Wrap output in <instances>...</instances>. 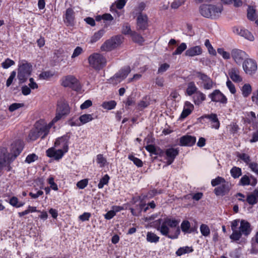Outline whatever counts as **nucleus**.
<instances>
[{
  "label": "nucleus",
  "instance_id": "1",
  "mask_svg": "<svg viewBox=\"0 0 258 258\" xmlns=\"http://www.w3.org/2000/svg\"><path fill=\"white\" fill-rule=\"evenodd\" d=\"M231 228L232 233L230 236V238L239 244L245 243L246 239L242 237V235L247 236L249 235L251 231L250 224L245 220L236 219L231 222Z\"/></svg>",
  "mask_w": 258,
  "mask_h": 258
},
{
  "label": "nucleus",
  "instance_id": "2",
  "mask_svg": "<svg viewBox=\"0 0 258 258\" xmlns=\"http://www.w3.org/2000/svg\"><path fill=\"white\" fill-rule=\"evenodd\" d=\"M24 147V142L20 140H17L11 145V152L8 153L7 149L4 147L0 148V167H6L8 171L11 170L10 163L22 152Z\"/></svg>",
  "mask_w": 258,
  "mask_h": 258
},
{
  "label": "nucleus",
  "instance_id": "3",
  "mask_svg": "<svg viewBox=\"0 0 258 258\" xmlns=\"http://www.w3.org/2000/svg\"><path fill=\"white\" fill-rule=\"evenodd\" d=\"M179 221L171 218H166L157 228L162 235L172 239L178 238L180 230L179 227Z\"/></svg>",
  "mask_w": 258,
  "mask_h": 258
},
{
  "label": "nucleus",
  "instance_id": "4",
  "mask_svg": "<svg viewBox=\"0 0 258 258\" xmlns=\"http://www.w3.org/2000/svg\"><path fill=\"white\" fill-rule=\"evenodd\" d=\"M223 7L221 5L218 6L212 4H203L199 8L201 15L205 18L216 19L220 17Z\"/></svg>",
  "mask_w": 258,
  "mask_h": 258
},
{
  "label": "nucleus",
  "instance_id": "5",
  "mask_svg": "<svg viewBox=\"0 0 258 258\" xmlns=\"http://www.w3.org/2000/svg\"><path fill=\"white\" fill-rule=\"evenodd\" d=\"M211 184L213 186H217L214 190L217 196H224L228 194L231 188V183L220 176L212 179Z\"/></svg>",
  "mask_w": 258,
  "mask_h": 258
},
{
  "label": "nucleus",
  "instance_id": "6",
  "mask_svg": "<svg viewBox=\"0 0 258 258\" xmlns=\"http://www.w3.org/2000/svg\"><path fill=\"white\" fill-rule=\"evenodd\" d=\"M88 62L91 67L100 70L106 64V58L101 54L94 53L88 57Z\"/></svg>",
  "mask_w": 258,
  "mask_h": 258
},
{
  "label": "nucleus",
  "instance_id": "7",
  "mask_svg": "<svg viewBox=\"0 0 258 258\" xmlns=\"http://www.w3.org/2000/svg\"><path fill=\"white\" fill-rule=\"evenodd\" d=\"M123 38L121 35H117L114 37H112L103 44L101 47V50L109 51L115 49L121 44Z\"/></svg>",
  "mask_w": 258,
  "mask_h": 258
},
{
  "label": "nucleus",
  "instance_id": "8",
  "mask_svg": "<svg viewBox=\"0 0 258 258\" xmlns=\"http://www.w3.org/2000/svg\"><path fill=\"white\" fill-rule=\"evenodd\" d=\"M31 72V66L26 61H22L19 65L18 78L21 83L25 82Z\"/></svg>",
  "mask_w": 258,
  "mask_h": 258
},
{
  "label": "nucleus",
  "instance_id": "9",
  "mask_svg": "<svg viewBox=\"0 0 258 258\" xmlns=\"http://www.w3.org/2000/svg\"><path fill=\"white\" fill-rule=\"evenodd\" d=\"M61 85L64 87H69L73 90L79 91L81 89V85L78 79L74 76L69 75L61 79Z\"/></svg>",
  "mask_w": 258,
  "mask_h": 258
},
{
  "label": "nucleus",
  "instance_id": "10",
  "mask_svg": "<svg viewBox=\"0 0 258 258\" xmlns=\"http://www.w3.org/2000/svg\"><path fill=\"white\" fill-rule=\"evenodd\" d=\"M70 113V107L68 103L61 101L58 103L56 113L55 117L52 120V123L57 122L61 118L66 116Z\"/></svg>",
  "mask_w": 258,
  "mask_h": 258
},
{
  "label": "nucleus",
  "instance_id": "11",
  "mask_svg": "<svg viewBox=\"0 0 258 258\" xmlns=\"http://www.w3.org/2000/svg\"><path fill=\"white\" fill-rule=\"evenodd\" d=\"M194 75L201 81L200 84L204 89L210 90L213 88L214 82L208 75L201 72H195Z\"/></svg>",
  "mask_w": 258,
  "mask_h": 258
},
{
  "label": "nucleus",
  "instance_id": "12",
  "mask_svg": "<svg viewBox=\"0 0 258 258\" xmlns=\"http://www.w3.org/2000/svg\"><path fill=\"white\" fill-rule=\"evenodd\" d=\"M70 136L68 135L57 138L54 143V147L59 148L63 152L67 153L69 150Z\"/></svg>",
  "mask_w": 258,
  "mask_h": 258
},
{
  "label": "nucleus",
  "instance_id": "13",
  "mask_svg": "<svg viewBox=\"0 0 258 258\" xmlns=\"http://www.w3.org/2000/svg\"><path fill=\"white\" fill-rule=\"evenodd\" d=\"M208 96L213 102H219L223 104H226L227 103L226 97L219 90H215L212 93L209 94Z\"/></svg>",
  "mask_w": 258,
  "mask_h": 258
},
{
  "label": "nucleus",
  "instance_id": "14",
  "mask_svg": "<svg viewBox=\"0 0 258 258\" xmlns=\"http://www.w3.org/2000/svg\"><path fill=\"white\" fill-rule=\"evenodd\" d=\"M233 32L249 41H253L254 40V37L252 33L247 29L243 28L240 27H234L233 28Z\"/></svg>",
  "mask_w": 258,
  "mask_h": 258
},
{
  "label": "nucleus",
  "instance_id": "15",
  "mask_svg": "<svg viewBox=\"0 0 258 258\" xmlns=\"http://www.w3.org/2000/svg\"><path fill=\"white\" fill-rule=\"evenodd\" d=\"M243 68L246 74H252L257 69L256 62L252 59H246L243 63Z\"/></svg>",
  "mask_w": 258,
  "mask_h": 258
},
{
  "label": "nucleus",
  "instance_id": "16",
  "mask_svg": "<svg viewBox=\"0 0 258 258\" xmlns=\"http://www.w3.org/2000/svg\"><path fill=\"white\" fill-rule=\"evenodd\" d=\"M231 56L236 63L241 64L246 58L247 54L241 50L234 49L231 51Z\"/></svg>",
  "mask_w": 258,
  "mask_h": 258
},
{
  "label": "nucleus",
  "instance_id": "17",
  "mask_svg": "<svg viewBox=\"0 0 258 258\" xmlns=\"http://www.w3.org/2000/svg\"><path fill=\"white\" fill-rule=\"evenodd\" d=\"M64 23L68 26H73L75 24V12L72 8L66 10L63 16Z\"/></svg>",
  "mask_w": 258,
  "mask_h": 258
},
{
  "label": "nucleus",
  "instance_id": "18",
  "mask_svg": "<svg viewBox=\"0 0 258 258\" xmlns=\"http://www.w3.org/2000/svg\"><path fill=\"white\" fill-rule=\"evenodd\" d=\"M46 155L50 158H53L56 160H59L61 159L66 153L63 152L62 149L56 150L54 147H51L47 150Z\"/></svg>",
  "mask_w": 258,
  "mask_h": 258
},
{
  "label": "nucleus",
  "instance_id": "19",
  "mask_svg": "<svg viewBox=\"0 0 258 258\" xmlns=\"http://www.w3.org/2000/svg\"><path fill=\"white\" fill-rule=\"evenodd\" d=\"M178 154V150L176 149L169 148L166 150L165 155L166 159L167 160V165L171 164L176 156Z\"/></svg>",
  "mask_w": 258,
  "mask_h": 258
},
{
  "label": "nucleus",
  "instance_id": "20",
  "mask_svg": "<svg viewBox=\"0 0 258 258\" xmlns=\"http://www.w3.org/2000/svg\"><path fill=\"white\" fill-rule=\"evenodd\" d=\"M53 123L51 122L48 125H39L38 123L36 124V128L39 132V137H41V139H44L48 134L49 130Z\"/></svg>",
  "mask_w": 258,
  "mask_h": 258
},
{
  "label": "nucleus",
  "instance_id": "21",
  "mask_svg": "<svg viewBox=\"0 0 258 258\" xmlns=\"http://www.w3.org/2000/svg\"><path fill=\"white\" fill-rule=\"evenodd\" d=\"M228 75L230 79L235 83H239L242 81V78L240 76L239 70L236 68H232L228 71Z\"/></svg>",
  "mask_w": 258,
  "mask_h": 258
},
{
  "label": "nucleus",
  "instance_id": "22",
  "mask_svg": "<svg viewBox=\"0 0 258 258\" xmlns=\"http://www.w3.org/2000/svg\"><path fill=\"white\" fill-rule=\"evenodd\" d=\"M196 138L189 135H185L180 138V145L191 146L195 144Z\"/></svg>",
  "mask_w": 258,
  "mask_h": 258
},
{
  "label": "nucleus",
  "instance_id": "23",
  "mask_svg": "<svg viewBox=\"0 0 258 258\" xmlns=\"http://www.w3.org/2000/svg\"><path fill=\"white\" fill-rule=\"evenodd\" d=\"M239 182L243 186L248 185L255 186L257 183V180L252 175L249 177L246 175H244L241 178Z\"/></svg>",
  "mask_w": 258,
  "mask_h": 258
},
{
  "label": "nucleus",
  "instance_id": "24",
  "mask_svg": "<svg viewBox=\"0 0 258 258\" xmlns=\"http://www.w3.org/2000/svg\"><path fill=\"white\" fill-rule=\"evenodd\" d=\"M147 16L140 13L137 18V27L141 30L145 29L147 27Z\"/></svg>",
  "mask_w": 258,
  "mask_h": 258
},
{
  "label": "nucleus",
  "instance_id": "25",
  "mask_svg": "<svg viewBox=\"0 0 258 258\" xmlns=\"http://www.w3.org/2000/svg\"><path fill=\"white\" fill-rule=\"evenodd\" d=\"M203 50L200 46H196L189 48L185 52V55L189 57H194L201 55Z\"/></svg>",
  "mask_w": 258,
  "mask_h": 258
},
{
  "label": "nucleus",
  "instance_id": "26",
  "mask_svg": "<svg viewBox=\"0 0 258 258\" xmlns=\"http://www.w3.org/2000/svg\"><path fill=\"white\" fill-rule=\"evenodd\" d=\"M194 109V106L189 101L184 103L183 111L180 115V117L184 118L189 115Z\"/></svg>",
  "mask_w": 258,
  "mask_h": 258
},
{
  "label": "nucleus",
  "instance_id": "27",
  "mask_svg": "<svg viewBox=\"0 0 258 258\" xmlns=\"http://www.w3.org/2000/svg\"><path fill=\"white\" fill-rule=\"evenodd\" d=\"M203 118H207L210 119L213 123L212 127L216 129H218L220 126V122L217 117V114L211 113L210 114H205L202 116Z\"/></svg>",
  "mask_w": 258,
  "mask_h": 258
},
{
  "label": "nucleus",
  "instance_id": "28",
  "mask_svg": "<svg viewBox=\"0 0 258 258\" xmlns=\"http://www.w3.org/2000/svg\"><path fill=\"white\" fill-rule=\"evenodd\" d=\"M193 101L196 105L199 106L206 99V96L205 94L200 91H198L194 95Z\"/></svg>",
  "mask_w": 258,
  "mask_h": 258
},
{
  "label": "nucleus",
  "instance_id": "29",
  "mask_svg": "<svg viewBox=\"0 0 258 258\" xmlns=\"http://www.w3.org/2000/svg\"><path fill=\"white\" fill-rule=\"evenodd\" d=\"M198 88L194 82H190L187 84L186 93L188 96H191L198 91Z\"/></svg>",
  "mask_w": 258,
  "mask_h": 258
},
{
  "label": "nucleus",
  "instance_id": "30",
  "mask_svg": "<svg viewBox=\"0 0 258 258\" xmlns=\"http://www.w3.org/2000/svg\"><path fill=\"white\" fill-rule=\"evenodd\" d=\"M105 33V31L103 29L99 30L95 32L94 35L91 37L89 43L93 44L98 40H99Z\"/></svg>",
  "mask_w": 258,
  "mask_h": 258
},
{
  "label": "nucleus",
  "instance_id": "31",
  "mask_svg": "<svg viewBox=\"0 0 258 258\" xmlns=\"http://www.w3.org/2000/svg\"><path fill=\"white\" fill-rule=\"evenodd\" d=\"M252 248L251 252L252 253L256 254L258 253V231L256 233L255 236L252 238L251 240Z\"/></svg>",
  "mask_w": 258,
  "mask_h": 258
},
{
  "label": "nucleus",
  "instance_id": "32",
  "mask_svg": "<svg viewBox=\"0 0 258 258\" xmlns=\"http://www.w3.org/2000/svg\"><path fill=\"white\" fill-rule=\"evenodd\" d=\"M181 230L184 233H191L194 231L192 228H190V224L189 221L184 220L181 224Z\"/></svg>",
  "mask_w": 258,
  "mask_h": 258
},
{
  "label": "nucleus",
  "instance_id": "33",
  "mask_svg": "<svg viewBox=\"0 0 258 258\" xmlns=\"http://www.w3.org/2000/svg\"><path fill=\"white\" fill-rule=\"evenodd\" d=\"M194 249L192 247L184 246L180 247L176 252V254L178 256H181L184 254L192 252Z\"/></svg>",
  "mask_w": 258,
  "mask_h": 258
},
{
  "label": "nucleus",
  "instance_id": "34",
  "mask_svg": "<svg viewBox=\"0 0 258 258\" xmlns=\"http://www.w3.org/2000/svg\"><path fill=\"white\" fill-rule=\"evenodd\" d=\"M247 18L250 21H254L257 17L255 9L252 6H248L247 9Z\"/></svg>",
  "mask_w": 258,
  "mask_h": 258
},
{
  "label": "nucleus",
  "instance_id": "35",
  "mask_svg": "<svg viewBox=\"0 0 258 258\" xmlns=\"http://www.w3.org/2000/svg\"><path fill=\"white\" fill-rule=\"evenodd\" d=\"M159 237L155 233L148 232L147 234V240L151 243H157L159 241Z\"/></svg>",
  "mask_w": 258,
  "mask_h": 258
},
{
  "label": "nucleus",
  "instance_id": "36",
  "mask_svg": "<svg viewBox=\"0 0 258 258\" xmlns=\"http://www.w3.org/2000/svg\"><path fill=\"white\" fill-rule=\"evenodd\" d=\"M131 69L129 67H126L120 70L118 73L116 74L120 77V78L122 80V81L124 79L128 74L130 73Z\"/></svg>",
  "mask_w": 258,
  "mask_h": 258
},
{
  "label": "nucleus",
  "instance_id": "37",
  "mask_svg": "<svg viewBox=\"0 0 258 258\" xmlns=\"http://www.w3.org/2000/svg\"><path fill=\"white\" fill-rule=\"evenodd\" d=\"M94 119L93 114H85L79 117V120L82 124H85L91 121Z\"/></svg>",
  "mask_w": 258,
  "mask_h": 258
},
{
  "label": "nucleus",
  "instance_id": "38",
  "mask_svg": "<svg viewBox=\"0 0 258 258\" xmlns=\"http://www.w3.org/2000/svg\"><path fill=\"white\" fill-rule=\"evenodd\" d=\"M230 173L233 178H238L242 174L241 169L237 167H233L230 170Z\"/></svg>",
  "mask_w": 258,
  "mask_h": 258
},
{
  "label": "nucleus",
  "instance_id": "39",
  "mask_svg": "<svg viewBox=\"0 0 258 258\" xmlns=\"http://www.w3.org/2000/svg\"><path fill=\"white\" fill-rule=\"evenodd\" d=\"M241 91L243 96L247 97L251 92V87L249 84H246L242 87Z\"/></svg>",
  "mask_w": 258,
  "mask_h": 258
},
{
  "label": "nucleus",
  "instance_id": "40",
  "mask_svg": "<svg viewBox=\"0 0 258 258\" xmlns=\"http://www.w3.org/2000/svg\"><path fill=\"white\" fill-rule=\"evenodd\" d=\"M96 162L99 164L100 167H103L107 163V160L102 154H98L97 155Z\"/></svg>",
  "mask_w": 258,
  "mask_h": 258
},
{
  "label": "nucleus",
  "instance_id": "41",
  "mask_svg": "<svg viewBox=\"0 0 258 258\" xmlns=\"http://www.w3.org/2000/svg\"><path fill=\"white\" fill-rule=\"evenodd\" d=\"M187 48L186 43H181L176 48L175 51L172 53L173 55L181 54Z\"/></svg>",
  "mask_w": 258,
  "mask_h": 258
},
{
  "label": "nucleus",
  "instance_id": "42",
  "mask_svg": "<svg viewBox=\"0 0 258 258\" xmlns=\"http://www.w3.org/2000/svg\"><path fill=\"white\" fill-rule=\"evenodd\" d=\"M109 176L108 174H105L102 178L100 179L99 183L98 184L99 188H102L104 185H107L109 182Z\"/></svg>",
  "mask_w": 258,
  "mask_h": 258
},
{
  "label": "nucleus",
  "instance_id": "43",
  "mask_svg": "<svg viewBox=\"0 0 258 258\" xmlns=\"http://www.w3.org/2000/svg\"><path fill=\"white\" fill-rule=\"evenodd\" d=\"M116 105V103L115 101H110L108 102H104L102 106L104 108L107 110H111L114 108Z\"/></svg>",
  "mask_w": 258,
  "mask_h": 258
},
{
  "label": "nucleus",
  "instance_id": "44",
  "mask_svg": "<svg viewBox=\"0 0 258 258\" xmlns=\"http://www.w3.org/2000/svg\"><path fill=\"white\" fill-rule=\"evenodd\" d=\"M131 36L132 37L133 41L137 43L142 44L144 41V38L136 32H134L132 33Z\"/></svg>",
  "mask_w": 258,
  "mask_h": 258
},
{
  "label": "nucleus",
  "instance_id": "45",
  "mask_svg": "<svg viewBox=\"0 0 258 258\" xmlns=\"http://www.w3.org/2000/svg\"><path fill=\"white\" fill-rule=\"evenodd\" d=\"M200 231L202 234L204 236H208L210 235V230L209 227L206 224H202L201 225Z\"/></svg>",
  "mask_w": 258,
  "mask_h": 258
},
{
  "label": "nucleus",
  "instance_id": "46",
  "mask_svg": "<svg viewBox=\"0 0 258 258\" xmlns=\"http://www.w3.org/2000/svg\"><path fill=\"white\" fill-rule=\"evenodd\" d=\"M128 158L132 161L138 167H142L143 166L142 161L139 158L135 157L133 155H129L128 156Z\"/></svg>",
  "mask_w": 258,
  "mask_h": 258
},
{
  "label": "nucleus",
  "instance_id": "47",
  "mask_svg": "<svg viewBox=\"0 0 258 258\" xmlns=\"http://www.w3.org/2000/svg\"><path fill=\"white\" fill-rule=\"evenodd\" d=\"M28 137L30 140L32 141L36 140L37 138L40 137L39 136V132L37 131L36 127L31 130Z\"/></svg>",
  "mask_w": 258,
  "mask_h": 258
},
{
  "label": "nucleus",
  "instance_id": "48",
  "mask_svg": "<svg viewBox=\"0 0 258 258\" xmlns=\"http://www.w3.org/2000/svg\"><path fill=\"white\" fill-rule=\"evenodd\" d=\"M15 61L10 58H7L2 63V67L5 69H7L10 67L15 64Z\"/></svg>",
  "mask_w": 258,
  "mask_h": 258
},
{
  "label": "nucleus",
  "instance_id": "49",
  "mask_svg": "<svg viewBox=\"0 0 258 258\" xmlns=\"http://www.w3.org/2000/svg\"><path fill=\"white\" fill-rule=\"evenodd\" d=\"M238 157L243 160L247 165H249V163H250L251 162H250V159L249 156L248 155L245 154V153H242L239 154L238 155Z\"/></svg>",
  "mask_w": 258,
  "mask_h": 258
},
{
  "label": "nucleus",
  "instance_id": "50",
  "mask_svg": "<svg viewBox=\"0 0 258 258\" xmlns=\"http://www.w3.org/2000/svg\"><path fill=\"white\" fill-rule=\"evenodd\" d=\"M246 201L249 205H253L257 203V200L255 196L251 194L247 196Z\"/></svg>",
  "mask_w": 258,
  "mask_h": 258
},
{
  "label": "nucleus",
  "instance_id": "51",
  "mask_svg": "<svg viewBox=\"0 0 258 258\" xmlns=\"http://www.w3.org/2000/svg\"><path fill=\"white\" fill-rule=\"evenodd\" d=\"M226 4H233L236 7H238L242 5L241 0H223Z\"/></svg>",
  "mask_w": 258,
  "mask_h": 258
},
{
  "label": "nucleus",
  "instance_id": "52",
  "mask_svg": "<svg viewBox=\"0 0 258 258\" xmlns=\"http://www.w3.org/2000/svg\"><path fill=\"white\" fill-rule=\"evenodd\" d=\"M109 81L110 83H111L113 85H116L122 81V80L120 78L117 74H115L113 77L109 79Z\"/></svg>",
  "mask_w": 258,
  "mask_h": 258
},
{
  "label": "nucleus",
  "instance_id": "53",
  "mask_svg": "<svg viewBox=\"0 0 258 258\" xmlns=\"http://www.w3.org/2000/svg\"><path fill=\"white\" fill-rule=\"evenodd\" d=\"M38 159V156L35 154L28 155L25 160V162L28 163H31Z\"/></svg>",
  "mask_w": 258,
  "mask_h": 258
},
{
  "label": "nucleus",
  "instance_id": "54",
  "mask_svg": "<svg viewBox=\"0 0 258 258\" xmlns=\"http://www.w3.org/2000/svg\"><path fill=\"white\" fill-rule=\"evenodd\" d=\"M122 33L125 35H132L133 32L131 31L130 26L128 24H125L122 26Z\"/></svg>",
  "mask_w": 258,
  "mask_h": 258
},
{
  "label": "nucleus",
  "instance_id": "55",
  "mask_svg": "<svg viewBox=\"0 0 258 258\" xmlns=\"http://www.w3.org/2000/svg\"><path fill=\"white\" fill-rule=\"evenodd\" d=\"M226 86L232 94H234L236 93V90L234 85L229 79L226 82Z\"/></svg>",
  "mask_w": 258,
  "mask_h": 258
},
{
  "label": "nucleus",
  "instance_id": "56",
  "mask_svg": "<svg viewBox=\"0 0 258 258\" xmlns=\"http://www.w3.org/2000/svg\"><path fill=\"white\" fill-rule=\"evenodd\" d=\"M169 64L167 63L161 64L159 68H158V73L162 74L164 73L169 68Z\"/></svg>",
  "mask_w": 258,
  "mask_h": 258
},
{
  "label": "nucleus",
  "instance_id": "57",
  "mask_svg": "<svg viewBox=\"0 0 258 258\" xmlns=\"http://www.w3.org/2000/svg\"><path fill=\"white\" fill-rule=\"evenodd\" d=\"M184 3V0H174L171 4V7L172 9H176L181 6Z\"/></svg>",
  "mask_w": 258,
  "mask_h": 258
},
{
  "label": "nucleus",
  "instance_id": "58",
  "mask_svg": "<svg viewBox=\"0 0 258 258\" xmlns=\"http://www.w3.org/2000/svg\"><path fill=\"white\" fill-rule=\"evenodd\" d=\"M83 52V50L82 48L80 46H77L74 50L73 54L71 56L72 58H74L78 56L81 54H82Z\"/></svg>",
  "mask_w": 258,
  "mask_h": 258
},
{
  "label": "nucleus",
  "instance_id": "59",
  "mask_svg": "<svg viewBox=\"0 0 258 258\" xmlns=\"http://www.w3.org/2000/svg\"><path fill=\"white\" fill-rule=\"evenodd\" d=\"M248 167L252 172L258 175V164L257 163L251 162L249 164Z\"/></svg>",
  "mask_w": 258,
  "mask_h": 258
},
{
  "label": "nucleus",
  "instance_id": "60",
  "mask_svg": "<svg viewBox=\"0 0 258 258\" xmlns=\"http://www.w3.org/2000/svg\"><path fill=\"white\" fill-rule=\"evenodd\" d=\"M218 53L222 56L224 59L230 58V53L227 51H225L223 48H218L217 49Z\"/></svg>",
  "mask_w": 258,
  "mask_h": 258
},
{
  "label": "nucleus",
  "instance_id": "61",
  "mask_svg": "<svg viewBox=\"0 0 258 258\" xmlns=\"http://www.w3.org/2000/svg\"><path fill=\"white\" fill-rule=\"evenodd\" d=\"M24 104L23 103H14L11 104L9 108V111L11 112L14 111L15 110L18 109V108L23 107Z\"/></svg>",
  "mask_w": 258,
  "mask_h": 258
},
{
  "label": "nucleus",
  "instance_id": "62",
  "mask_svg": "<svg viewBox=\"0 0 258 258\" xmlns=\"http://www.w3.org/2000/svg\"><path fill=\"white\" fill-rule=\"evenodd\" d=\"M88 180L87 179H82L77 183V186L80 189H84L88 185Z\"/></svg>",
  "mask_w": 258,
  "mask_h": 258
},
{
  "label": "nucleus",
  "instance_id": "63",
  "mask_svg": "<svg viewBox=\"0 0 258 258\" xmlns=\"http://www.w3.org/2000/svg\"><path fill=\"white\" fill-rule=\"evenodd\" d=\"M101 18L106 21H112L113 19V17L110 14H103L101 17L98 16L96 18V20L99 21Z\"/></svg>",
  "mask_w": 258,
  "mask_h": 258
},
{
  "label": "nucleus",
  "instance_id": "64",
  "mask_svg": "<svg viewBox=\"0 0 258 258\" xmlns=\"http://www.w3.org/2000/svg\"><path fill=\"white\" fill-rule=\"evenodd\" d=\"M16 75V73L15 71H13L11 72V75L9 78L8 79L6 82V86L7 87H9L12 83L14 78H15Z\"/></svg>",
  "mask_w": 258,
  "mask_h": 258
}]
</instances>
